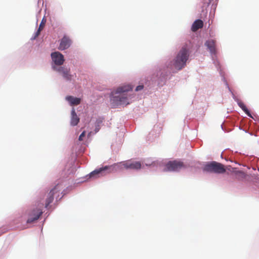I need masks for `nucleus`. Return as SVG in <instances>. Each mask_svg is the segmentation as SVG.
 I'll return each mask as SVG.
<instances>
[{"instance_id":"obj_6","label":"nucleus","mask_w":259,"mask_h":259,"mask_svg":"<svg viewBox=\"0 0 259 259\" xmlns=\"http://www.w3.org/2000/svg\"><path fill=\"white\" fill-rule=\"evenodd\" d=\"M61 190V186L60 185H57L45 196V207H48L49 204L53 201L54 196L58 193H59Z\"/></svg>"},{"instance_id":"obj_9","label":"nucleus","mask_w":259,"mask_h":259,"mask_svg":"<svg viewBox=\"0 0 259 259\" xmlns=\"http://www.w3.org/2000/svg\"><path fill=\"white\" fill-rule=\"evenodd\" d=\"M51 57L53 61L57 65L60 66L62 65L64 62L63 55L58 52L52 53Z\"/></svg>"},{"instance_id":"obj_3","label":"nucleus","mask_w":259,"mask_h":259,"mask_svg":"<svg viewBox=\"0 0 259 259\" xmlns=\"http://www.w3.org/2000/svg\"><path fill=\"white\" fill-rule=\"evenodd\" d=\"M189 55L185 48H182L172 63L173 67L177 70L182 69L186 65Z\"/></svg>"},{"instance_id":"obj_14","label":"nucleus","mask_w":259,"mask_h":259,"mask_svg":"<svg viewBox=\"0 0 259 259\" xmlns=\"http://www.w3.org/2000/svg\"><path fill=\"white\" fill-rule=\"evenodd\" d=\"M79 121V118L75 113V109H72L71 111V124L72 126L76 125Z\"/></svg>"},{"instance_id":"obj_1","label":"nucleus","mask_w":259,"mask_h":259,"mask_svg":"<svg viewBox=\"0 0 259 259\" xmlns=\"http://www.w3.org/2000/svg\"><path fill=\"white\" fill-rule=\"evenodd\" d=\"M141 163L140 161H134L132 159L126 160L96 169L90 173V178H97L106 175L105 171L107 170L108 171V173H110L122 170L123 168L138 170L141 168Z\"/></svg>"},{"instance_id":"obj_8","label":"nucleus","mask_w":259,"mask_h":259,"mask_svg":"<svg viewBox=\"0 0 259 259\" xmlns=\"http://www.w3.org/2000/svg\"><path fill=\"white\" fill-rule=\"evenodd\" d=\"M53 69L60 73L66 80L70 81L71 80L72 75L70 73V68L63 66L58 67L54 66Z\"/></svg>"},{"instance_id":"obj_21","label":"nucleus","mask_w":259,"mask_h":259,"mask_svg":"<svg viewBox=\"0 0 259 259\" xmlns=\"http://www.w3.org/2000/svg\"><path fill=\"white\" fill-rule=\"evenodd\" d=\"M95 131H96V132H98L99 131V128L96 127Z\"/></svg>"},{"instance_id":"obj_2","label":"nucleus","mask_w":259,"mask_h":259,"mask_svg":"<svg viewBox=\"0 0 259 259\" xmlns=\"http://www.w3.org/2000/svg\"><path fill=\"white\" fill-rule=\"evenodd\" d=\"M133 87L126 85L118 87L115 91H112L110 95L111 104L114 107L118 105H128V98L126 92L132 90Z\"/></svg>"},{"instance_id":"obj_10","label":"nucleus","mask_w":259,"mask_h":259,"mask_svg":"<svg viewBox=\"0 0 259 259\" xmlns=\"http://www.w3.org/2000/svg\"><path fill=\"white\" fill-rule=\"evenodd\" d=\"M71 41L69 37L64 36L60 40L58 49L63 51L68 49L71 45Z\"/></svg>"},{"instance_id":"obj_15","label":"nucleus","mask_w":259,"mask_h":259,"mask_svg":"<svg viewBox=\"0 0 259 259\" xmlns=\"http://www.w3.org/2000/svg\"><path fill=\"white\" fill-rule=\"evenodd\" d=\"M238 106L245 112V113L249 117H252L251 114L250 113L249 110L245 105V104L241 101H240L238 103Z\"/></svg>"},{"instance_id":"obj_19","label":"nucleus","mask_w":259,"mask_h":259,"mask_svg":"<svg viewBox=\"0 0 259 259\" xmlns=\"http://www.w3.org/2000/svg\"><path fill=\"white\" fill-rule=\"evenodd\" d=\"M238 174H239L240 175V176L242 177V178H245V174L243 172V171H239L238 172Z\"/></svg>"},{"instance_id":"obj_16","label":"nucleus","mask_w":259,"mask_h":259,"mask_svg":"<svg viewBox=\"0 0 259 259\" xmlns=\"http://www.w3.org/2000/svg\"><path fill=\"white\" fill-rule=\"evenodd\" d=\"M46 22V19L45 18H44L42 19L40 24H39L38 28H39V29L42 30L45 25Z\"/></svg>"},{"instance_id":"obj_4","label":"nucleus","mask_w":259,"mask_h":259,"mask_svg":"<svg viewBox=\"0 0 259 259\" xmlns=\"http://www.w3.org/2000/svg\"><path fill=\"white\" fill-rule=\"evenodd\" d=\"M44 205L43 202H40L38 203L36 208H34L30 211L28 214L29 218L27 221V223H33L39 219L43 213L42 208Z\"/></svg>"},{"instance_id":"obj_17","label":"nucleus","mask_w":259,"mask_h":259,"mask_svg":"<svg viewBox=\"0 0 259 259\" xmlns=\"http://www.w3.org/2000/svg\"><path fill=\"white\" fill-rule=\"evenodd\" d=\"M85 135V132L83 131L79 136L78 140L80 141H82L83 140V138L84 137Z\"/></svg>"},{"instance_id":"obj_5","label":"nucleus","mask_w":259,"mask_h":259,"mask_svg":"<svg viewBox=\"0 0 259 259\" xmlns=\"http://www.w3.org/2000/svg\"><path fill=\"white\" fill-rule=\"evenodd\" d=\"M204 170L215 173L223 174L226 171V169L222 164L215 161H212L205 165Z\"/></svg>"},{"instance_id":"obj_11","label":"nucleus","mask_w":259,"mask_h":259,"mask_svg":"<svg viewBox=\"0 0 259 259\" xmlns=\"http://www.w3.org/2000/svg\"><path fill=\"white\" fill-rule=\"evenodd\" d=\"M205 45L207 46L211 54H215V41L214 40H208L205 42Z\"/></svg>"},{"instance_id":"obj_20","label":"nucleus","mask_w":259,"mask_h":259,"mask_svg":"<svg viewBox=\"0 0 259 259\" xmlns=\"http://www.w3.org/2000/svg\"><path fill=\"white\" fill-rule=\"evenodd\" d=\"M41 30H42L41 29H39V28L38 29L37 31H36V33H35V37H37V36H38L39 35L40 32V31Z\"/></svg>"},{"instance_id":"obj_18","label":"nucleus","mask_w":259,"mask_h":259,"mask_svg":"<svg viewBox=\"0 0 259 259\" xmlns=\"http://www.w3.org/2000/svg\"><path fill=\"white\" fill-rule=\"evenodd\" d=\"M143 88H144V86L143 85H138V87H137V88L136 89V91H139L142 90L143 89Z\"/></svg>"},{"instance_id":"obj_12","label":"nucleus","mask_w":259,"mask_h":259,"mask_svg":"<svg viewBox=\"0 0 259 259\" xmlns=\"http://www.w3.org/2000/svg\"><path fill=\"white\" fill-rule=\"evenodd\" d=\"M66 100L69 103L71 106H76L81 102L80 98L68 96L66 97Z\"/></svg>"},{"instance_id":"obj_7","label":"nucleus","mask_w":259,"mask_h":259,"mask_svg":"<svg viewBox=\"0 0 259 259\" xmlns=\"http://www.w3.org/2000/svg\"><path fill=\"white\" fill-rule=\"evenodd\" d=\"M186 167L183 162L178 160L169 161L166 164V168L168 171H177Z\"/></svg>"},{"instance_id":"obj_13","label":"nucleus","mask_w":259,"mask_h":259,"mask_svg":"<svg viewBox=\"0 0 259 259\" xmlns=\"http://www.w3.org/2000/svg\"><path fill=\"white\" fill-rule=\"evenodd\" d=\"M203 26V22L201 20L198 19L194 22L193 23L191 30L193 32L197 31L199 29L202 28Z\"/></svg>"}]
</instances>
